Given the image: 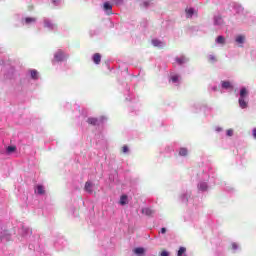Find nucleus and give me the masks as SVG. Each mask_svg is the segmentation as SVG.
Returning a JSON list of instances; mask_svg holds the SVG:
<instances>
[{"label": "nucleus", "instance_id": "nucleus-1", "mask_svg": "<svg viewBox=\"0 0 256 256\" xmlns=\"http://www.w3.org/2000/svg\"><path fill=\"white\" fill-rule=\"evenodd\" d=\"M104 119H105L104 117H100V118L90 117L87 119V124L97 126L103 123Z\"/></svg>", "mask_w": 256, "mask_h": 256}, {"label": "nucleus", "instance_id": "nucleus-2", "mask_svg": "<svg viewBox=\"0 0 256 256\" xmlns=\"http://www.w3.org/2000/svg\"><path fill=\"white\" fill-rule=\"evenodd\" d=\"M54 59L57 62L65 61V53H63L61 50H58L54 55Z\"/></svg>", "mask_w": 256, "mask_h": 256}, {"label": "nucleus", "instance_id": "nucleus-3", "mask_svg": "<svg viewBox=\"0 0 256 256\" xmlns=\"http://www.w3.org/2000/svg\"><path fill=\"white\" fill-rule=\"evenodd\" d=\"M35 193H37V195H45V187H43V185H37Z\"/></svg>", "mask_w": 256, "mask_h": 256}, {"label": "nucleus", "instance_id": "nucleus-4", "mask_svg": "<svg viewBox=\"0 0 256 256\" xmlns=\"http://www.w3.org/2000/svg\"><path fill=\"white\" fill-rule=\"evenodd\" d=\"M103 9H104V11H110L108 13V15H111V13H113V12H111L113 10V6L111 4H109V2L104 3Z\"/></svg>", "mask_w": 256, "mask_h": 256}, {"label": "nucleus", "instance_id": "nucleus-5", "mask_svg": "<svg viewBox=\"0 0 256 256\" xmlns=\"http://www.w3.org/2000/svg\"><path fill=\"white\" fill-rule=\"evenodd\" d=\"M222 89H233V84L229 81H222Z\"/></svg>", "mask_w": 256, "mask_h": 256}, {"label": "nucleus", "instance_id": "nucleus-6", "mask_svg": "<svg viewBox=\"0 0 256 256\" xmlns=\"http://www.w3.org/2000/svg\"><path fill=\"white\" fill-rule=\"evenodd\" d=\"M84 189L88 193H93V184H91V182H86Z\"/></svg>", "mask_w": 256, "mask_h": 256}, {"label": "nucleus", "instance_id": "nucleus-7", "mask_svg": "<svg viewBox=\"0 0 256 256\" xmlns=\"http://www.w3.org/2000/svg\"><path fill=\"white\" fill-rule=\"evenodd\" d=\"M93 62H94L96 65H99V63H101V54H99V53L94 54V56H93Z\"/></svg>", "mask_w": 256, "mask_h": 256}, {"label": "nucleus", "instance_id": "nucleus-8", "mask_svg": "<svg viewBox=\"0 0 256 256\" xmlns=\"http://www.w3.org/2000/svg\"><path fill=\"white\" fill-rule=\"evenodd\" d=\"M238 103L241 109H247V101H245V98H239Z\"/></svg>", "mask_w": 256, "mask_h": 256}, {"label": "nucleus", "instance_id": "nucleus-9", "mask_svg": "<svg viewBox=\"0 0 256 256\" xmlns=\"http://www.w3.org/2000/svg\"><path fill=\"white\" fill-rule=\"evenodd\" d=\"M120 205H127L129 203L127 195H122L119 201Z\"/></svg>", "mask_w": 256, "mask_h": 256}, {"label": "nucleus", "instance_id": "nucleus-10", "mask_svg": "<svg viewBox=\"0 0 256 256\" xmlns=\"http://www.w3.org/2000/svg\"><path fill=\"white\" fill-rule=\"evenodd\" d=\"M247 95H249V92L247 91V88H242L240 90V98L245 99V97H247Z\"/></svg>", "mask_w": 256, "mask_h": 256}, {"label": "nucleus", "instance_id": "nucleus-11", "mask_svg": "<svg viewBox=\"0 0 256 256\" xmlns=\"http://www.w3.org/2000/svg\"><path fill=\"white\" fill-rule=\"evenodd\" d=\"M134 253L136 255H143V253H145V248H142V247L135 248Z\"/></svg>", "mask_w": 256, "mask_h": 256}, {"label": "nucleus", "instance_id": "nucleus-12", "mask_svg": "<svg viewBox=\"0 0 256 256\" xmlns=\"http://www.w3.org/2000/svg\"><path fill=\"white\" fill-rule=\"evenodd\" d=\"M236 43H239L242 45V43H245V36L239 35L236 37Z\"/></svg>", "mask_w": 256, "mask_h": 256}, {"label": "nucleus", "instance_id": "nucleus-13", "mask_svg": "<svg viewBox=\"0 0 256 256\" xmlns=\"http://www.w3.org/2000/svg\"><path fill=\"white\" fill-rule=\"evenodd\" d=\"M216 43L220 44V45H225V37L223 36H218L216 38Z\"/></svg>", "mask_w": 256, "mask_h": 256}, {"label": "nucleus", "instance_id": "nucleus-14", "mask_svg": "<svg viewBox=\"0 0 256 256\" xmlns=\"http://www.w3.org/2000/svg\"><path fill=\"white\" fill-rule=\"evenodd\" d=\"M194 13H195V9H193V8L186 9L187 17H193Z\"/></svg>", "mask_w": 256, "mask_h": 256}, {"label": "nucleus", "instance_id": "nucleus-15", "mask_svg": "<svg viewBox=\"0 0 256 256\" xmlns=\"http://www.w3.org/2000/svg\"><path fill=\"white\" fill-rule=\"evenodd\" d=\"M142 212L144 213V215L148 216H151L153 214V210L151 208H144Z\"/></svg>", "mask_w": 256, "mask_h": 256}, {"label": "nucleus", "instance_id": "nucleus-16", "mask_svg": "<svg viewBox=\"0 0 256 256\" xmlns=\"http://www.w3.org/2000/svg\"><path fill=\"white\" fill-rule=\"evenodd\" d=\"M44 27H47L48 29H53V23L49 20H44Z\"/></svg>", "mask_w": 256, "mask_h": 256}, {"label": "nucleus", "instance_id": "nucleus-17", "mask_svg": "<svg viewBox=\"0 0 256 256\" xmlns=\"http://www.w3.org/2000/svg\"><path fill=\"white\" fill-rule=\"evenodd\" d=\"M30 75L33 79H39L37 70H31Z\"/></svg>", "mask_w": 256, "mask_h": 256}, {"label": "nucleus", "instance_id": "nucleus-18", "mask_svg": "<svg viewBox=\"0 0 256 256\" xmlns=\"http://www.w3.org/2000/svg\"><path fill=\"white\" fill-rule=\"evenodd\" d=\"M187 153H188L187 148H181L179 155H181L182 157H187Z\"/></svg>", "mask_w": 256, "mask_h": 256}, {"label": "nucleus", "instance_id": "nucleus-19", "mask_svg": "<svg viewBox=\"0 0 256 256\" xmlns=\"http://www.w3.org/2000/svg\"><path fill=\"white\" fill-rule=\"evenodd\" d=\"M152 45H154V47H161L162 42L159 41L158 39H154L152 40Z\"/></svg>", "mask_w": 256, "mask_h": 256}, {"label": "nucleus", "instance_id": "nucleus-20", "mask_svg": "<svg viewBox=\"0 0 256 256\" xmlns=\"http://www.w3.org/2000/svg\"><path fill=\"white\" fill-rule=\"evenodd\" d=\"M7 153H14V151H17L16 146H8L6 149Z\"/></svg>", "mask_w": 256, "mask_h": 256}, {"label": "nucleus", "instance_id": "nucleus-21", "mask_svg": "<svg viewBox=\"0 0 256 256\" xmlns=\"http://www.w3.org/2000/svg\"><path fill=\"white\" fill-rule=\"evenodd\" d=\"M176 61L179 65H183L187 61V58L181 57V58H176Z\"/></svg>", "mask_w": 256, "mask_h": 256}, {"label": "nucleus", "instance_id": "nucleus-22", "mask_svg": "<svg viewBox=\"0 0 256 256\" xmlns=\"http://www.w3.org/2000/svg\"><path fill=\"white\" fill-rule=\"evenodd\" d=\"M214 23H215V25H221V23H223V18H221V17H216V18L214 19Z\"/></svg>", "mask_w": 256, "mask_h": 256}, {"label": "nucleus", "instance_id": "nucleus-23", "mask_svg": "<svg viewBox=\"0 0 256 256\" xmlns=\"http://www.w3.org/2000/svg\"><path fill=\"white\" fill-rule=\"evenodd\" d=\"M185 251H187V248L185 247H180L177 253V256H182L183 253H185Z\"/></svg>", "mask_w": 256, "mask_h": 256}, {"label": "nucleus", "instance_id": "nucleus-24", "mask_svg": "<svg viewBox=\"0 0 256 256\" xmlns=\"http://www.w3.org/2000/svg\"><path fill=\"white\" fill-rule=\"evenodd\" d=\"M199 189H200L201 191H207V184H206V183H201V184L199 185Z\"/></svg>", "mask_w": 256, "mask_h": 256}, {"label": "nucleus", "instance_id": "nucleus-25", "mask_svg": "<svg viewBox=\"0 0 256 256\" xmlns=\"http://www.w3.org/2000/svg\"><path fill=\"white\" fill-rule=\"evenodd\" d=\"M25 21H26L27 24H29V23H35V21H37V19H35V18H29V17H28V18L25 19Z\"/></svg>", "mask_w": 256, "mask_h": 256}, {"label": "nucleus", "instance_id": "nucleus-26", "mask_svg": "<svg viewBox=\"0 0 256 256\" xmlns=\"http://www.w3.org/2000/svg\"><path fill=\"white\" fill-rule=\"evenodd\" d=\"M129 151V146L128 145H124L122 148H121V153H127Z\"/></svg>", "mask_w": 256, "mask_h": 256}, {"label": "nucleus", "instance_id": "nucleus-27", "mask_svg": "<svg viewBox=\"0 0 256 256\" xmlns=\"http://www.w3.org/2000/svg\"><path fill=\"white\" fill-rule=\"evenodd\" d=\"M171 81H172V83H177V81H179V76L178 75L172 76Z\"/></svg>", "mask_w": 256, "mask_h": 256}, {"label": "nucleus", "instance_id": "nucleus-28", "mask_svg": "<svg viewBox=\"0 0 256 256\" xmlns=\"http://www.w3.org/2000/svg\"><path fill=\"white\" fill-rule=\"evenodd\" d=\"M227 135H228V137H232L233 136V130L232 129L227 130Z\"/></svg>", "mask_w": 256, "mask_h": 256}, {"label": "nucleus", "instance_id": "nucleus-29", "mask_svg": "<svg viewBox=\"0 0 256 256\" xmlns=\"http://www.w3.org/2000/svg\"><path fill=\"white\" fill-rule=\"evenodd\" d=\"M160 256H169V252L164 250V251L161 252Z\"/></svg>", "mask_w": 256, "mask_h": 256}, {"label": "nucleus", "instance_id": "nucleus-30", "mask_svg": "<svg viewBox=\"0 0 256 256\" xmlns=\"http://www.w3.org/2000/svg\"><path fill=\"white\" fill-rule=\"evenodd\" d=\"M116 5H121V3H123V0H114Z\"/></svg>", "mask_w": 256, "mask_h": 256}, {"label": "nucleus", "instance_id": "nucleus-31", "mask_svg": "<svg viewBox=\"0 0 256 256\" xmlns=\"http://www.w3.org/2000/svg\"><path fill=\"white\" fill-rule=\"evenodd\" d=\"M161 233H162V234L167 233V229H166V228H161Z\"/></svg>", "mask_w": 256, "mask_h": 256}, {"label": "nucleus", "instance_id": "nucleus-32", "mask_svg": "<svg viewBox=\"0 0 256 256\" xmlns=\"http://www.w3.org/2000/svg\"><path fill=\"white\" fill-rule=\"evenodd\" d=\"M149 3H150V2H144V3H143L144 7H149Z\"/></svg>", "mask_w": 256, "mask_h": 256}, {"label": "nucleus", "instance_id": "nucleus-33", "mask_svg": "<svg viewBox=\"0 0 256 256\" xmlns=\"http://www.w3.org/2000/svg\"><path fill=\"white\" fill-rule=\"evenodd\" d=\"M253 137L256 139V128L253 130Z\"/></svg>", "mask_w": 256, "mask_h": 256}, {"label": "nucleus", "instance_id": "nucleus-34", "mask_svg": "<svg viewBox=\"0 0 256 256\" xmlns=\"http://www.w3.org/2000/svg\"><path fill=\"white\" fill-rule=\"evenodd\" d=\"M233 249H237V244L232 245Z\"/></svg>", "mask_w": 256, "mask_h": 256}]
</instances>
